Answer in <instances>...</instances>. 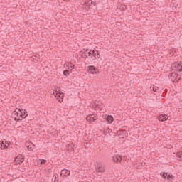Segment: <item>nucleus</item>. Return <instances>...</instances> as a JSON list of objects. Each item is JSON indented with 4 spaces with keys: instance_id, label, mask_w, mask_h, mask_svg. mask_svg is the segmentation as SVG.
<instances>
[{
    "instance_id": "14",
    "label": "nucleus",
    "mask_w": 182,
    "mask_h": 182,
    "mask_svg": "<svg viewBox=\"0 0 182 182\" xmlns=\"http://www.w3.org/2000/svg\"><path fill=\"white\" fill-rule=\"evenodd\" d=\"M26 147L29 151H33V149L35 148V145L31 141L26 143Z\"/></svg>"
},
{
    "instance_id": "15",
    "label": "nucleus",
    "mask_w": 182,
    "mask_h": 182,
    "mask_svg": "<svg viewBox=\"0 0 182 182\" xmlns=\"http://www.w3.org/2000/svg\"><path fill=\"white\" fill-rule=\"evenodd\" d=\"M162 177H164V178H167V180H170V178H171V180H174V176L168 173H164L162 174Z\"/></svg>"
},
{
    "instance_id": "1",
    "label": "nucleus",
    "mask_w": 182,
    "mask_h": 182,
    "mask_svg": "<svg viewBox=\"0 0 182 182\" xmlns=\"http://www.w3.org/2000/svg\"><path fill=\"white\" fill-rule=\"evenodd\" d=\"M21 109H17L16 110H14L12 114H11V117H13V119H14V120H16V122H18L19 120H23V119H26V116L27 114H21Z\"/></svg>"
},
{
    "instance_id": "9",
    "label": "nucleus",
    "mask_w": 182,
    "mask_h": 182,
    "mask_svg": "<svg viewBox=\"0 0 182 182\" xmlns=\"http://www.w3.org/2000/svg\"><path fill=\"white\" fill-rule=\"evenodd\" d=\"M95 120H97V115L96 114H92L87 117V122H90V123L95 122Z\"/></svg>"
},
{
    "instance_id": "13",
    "label": "nucleus",
    "mask_w": 182,
    "mask_h": 182,
    "mask_svg": "<svg viewBox=\"0 0 182 182\" xmlns=\"http://www.w3.org/2000/svg\"><path fill=\"white\" fill-rule=\"evenodd\" d=\"M0 146L2 150H4V149H8V147H9V142L4 139L1 142H0Z\"/></svg>"
},
{
    "instance_id": "21",
    "label": "nucleus",
    "mask_w": 182,
    "mask_h": 182,
    "mask_svg": "<svg viewBox=\"0 0 182 182\" xmlns=\"http://www.w3.org/2000/svg\"><path fill=\"white\" fill-rule=\"evenodd\" d=\"M87 6H89V5H96V4H95V2L92 0H89L88 3H85Z\"/></svg>"
},
{
    "instance_id": "11",
    "label": "nucleus",
    "mask_w": 182,
    "mask_h": 182,
    "mask_svg": "<svg viewBox=\"0 0 182 182\" xmlns=\"http://www.w3.org/2000/svg\"><path fill=\"white\" fill-rule=\"evenodd\" d=\"M60 176L61 177H65L66 178V177H69V176H70V171L68 169H62Z\"/></svg>"
},
{
    "instance_id": "27",
    "label": "nucleus",
    "mask_w": 182,
    "mask_h": 182,
    "mask_svg": "<svg viewBox=\"0 0 182 182\" xmlns=\"http://www.w3.org/2000/svg\"><path fill=\"white\" fill-rule=\"evenodd\" d=\"M124 6H126L123 5V7H124Z\"/></svg>"
},
{
    "instance_id": "26",
    "label": "nucleus",
    "mask_w": 182,
    "mask_h": 182,
    "mask_svg": "<svg viewBox=\"0 0 182 182\" xmlns=\"http://www.w3.org/2000/svg\"><path fill=\"white\" fill-rule=\"evenodd\" d=\"M122 133H124H124H126V132L125 131H122Z\"/></svg>"
},
{
    "instance_id": "16",
    "label": "nucleus",
    "mask_w": 182,
    "mask_h": 182,
    "mask_svg": "<svg viewBox=\"0 0 182 182\" xmlns=\"http://www.w3.org/2000/svg\"><path fill=\"white\" fill-rule=\"evenodd\" d=\"M159 122H166L168 119V117L166 114H161L158 117Z\"/></svg>"
},
{
    "instance_id": "22",
    "label": "nucleus",
    "mask_w": 182,
    "mask_h": 182,
    "mask_svg": "<svg viewBox=\"0 0 182 182\" xmlns=\"http://www.w3.org/2000/svg\"><path fill=\"white\" fill-rule=\"evenodd\" d=\"M63 75L64 76H66V77L69 76V70H64V71L63 72Z\"/></svg>"
},
{
    "instance_id": "7",
    "label": "nucleus",
    "mask_w": 182,
    "mask_h": 182,
    "mask_svg": "<svg viewBox=\"0 0 182 182\" xmlns=\"http://www.w3.org/2000/svg\"><path fill=\"white\" fill-rule=\"evenodd\" d=\"M105 170L106 169L105 168V164L102 163H99L97 164L96 171H97L98 173H103Z\"/></svg>"
},
{
    "instance_id": "19",
    "label": "nucleus",
    "mask_w": 182,
    "mask_h": 182,
    "mask_svg": "<svg viewBox=\"0 0 182 182\" xmlns=\"http://www.w3.org/2000/svg\"><path fill=\"white\" fill-rule=\"evenodd\" d=\"M176 156L178 157V160L179 161H181V160H182V151L177 152L176 153Z\"/></svg>"
},
{
    "instance_id": "17",
    "label": "nucleus",
    "mask_w": 182,
    "mask_h": 182,
    "mask_svg": "<svg viewBox=\"0 0 182 182\" xmlns=\"http://www.w3.org/2000/svg\"><path fill=\"white\" fill-rule=\"evenodd\" d=\"M105 119H106V120H107V122H108V123H113V120H114V119H113V117H112V115H107L106 117H105Z\"/></svg>"
},
{
    "instance_id": "12",
    "label": "nucleus",
    "mask_w": 182,
    "mask_h": 182,
    "mask_svg": "<svg viewBox=\"0 0 182 182\" xmlns=\"http://www.w3.org/2000/svg\"><path fill=\"white\" fill-rule=\"evenodd\" d=\"M65 69H70V70H73L75 69V65L70 62H66L64 64Z\"/></svg>"
},
{
    "instance_id": "5",
    "label": "nucleus",
    "mask_w": 182,
    "mask_h": 182,
    "mask_svg": "<svg viewBox=\"0 0 182 182\" xmlns=\"http://www.w3.org/2000/svg\"><path fill=\"white\" fill-rule=\"evenodd\" d=\"M169 79L173 82H178L180 79V75L176 73H172L169 75Z\"/></svg>"
},
{
    "instance_id": "28",
    "label": "nucleus",
    "mask_w": 182,
    "mask_h": 182,
    "mask_svg": "<svg viewBox=\"0 0 182 182\" xmlns=\"http://www.w3.org/2000/svg\"><path fill=\"white\" fill-rule=\"evenodd\" d=\"M64 1H68V0H64Z\"/></svg>"
},
{
    "instance_id": "10",
    "label": "nucleus",
    "mask_w": 182,
    "mask_h": 182,
    "mask_svg": "<svg viewBox=\"0 0 182 182\" xmlns=\"http://www.w3.org/2000/svg\"><path fill=\"white\" fill-rule=\"evenodd\" d=\"M23 156L18 155L15 158L14 163L15 164H21V163H23Z\"/></svg>"
},
{
    "instance_id": "4",
    "label": "nucleus",
    "mask_w": 182,
    "mask_h": 182,
    "mask_svg": "<svg viewBox=\"0 0 182 182\" xmlns=\"http://www.w3.org/2000/svg\"><path fill=\"white\" fill-rule=\"evenodd\" d=\"M87 69L91 75H97V73H99V69L95 67V65H90Z\"/></svg>"
},
{
    "instance_id": "6",
    "label": "nucleus",
    "mask_w": 182,
    "mask_h": 182,
    "mask_svg": "<svg viewBox=\"0 0 182 182\" xmlns=\"http://www.w3.org/2000/svg\"><path fill=\"white\" fill-rule=\"evenodd\" d=\"M90 58L92 60H96L97 58L99 59L100 58V54H99V51L97 50H91Z\"/></svg>"
},
{
    "instance_id": "8",
    "label": "nucleus",
    "mask_w": 182,
    "mask_h": 182,
    "mask_svg": "<svg viewBox=\"0 0 182 182\" xmlns=\"http://www.w3.org/2000/svg\"><path fill=\"white\" fill-rule=\"evenodd\" d=\"M112 160L114 163H119V162L122 161V156L120 155L117 154V153H115L112 156Z\"/></svg>"
},
{
    "instance_id": "25",
    "label": "nucleus",
    "mask_w": 182,
    "mask_h": 182,
    "mask_svg": "<svg viewBox=\"0 0 182 182\" xmlns=\"http://www.w3.org/2000/svg\"><path fill=\"white\" fill-rule=\"evenodd\" d=\"M68 147H70V149H73V147H75V145L71 144L68 145Z\"/></svg>"
},
{
    "instance_id": "18",
    "label": "nucleus",
    "mask_w": 182,
    "mask_h": 182,
    "mask_svg": "<svg viewBox=\"0 0 182 182\" xmlns=\"http://www.w3.org/2000/svg\"><path fill=\"white\" fill-rule=\"evenodd\" d=\"M84 55H85V56H86V58H89V56H90V55H92V50H85L84 51Z\"/></svg>"
},
{
    "instance_id": "24",
    "label": "nucleus",
    "mask_w": 182,
    "mask_h": 182,
    "mask_svg": "<svg viewBox=\"0 0 182 182\" xmlns=\"http://www.w3.org/2000/svg\"><path fill=\"white\" fill-rule=\"evenodd\" d=\"M151 89L153 90L154 92H157V90H159V87L154 88V87H151Z\"/></svg>"
},
{
    "instance_id": "3",
    "label": "nucleus",
    "mask_w": 182,
    "mask_h": 182,
    "mask_svg": "<svg viewBox=\"0 0 182 182\" xmlns=\"http://www.w3.org/2000/svg\"><path fill=\"white\" fill-rule=\"evenodd\" d=\"M171 68L173 69V70H177V72H182V63L178 62L172 64Z\"/></svg>"
},
{
    "instance_id": "20",
    "label": "nucleus",
    "mask_w": 182,
    "mask_h": 182,
    "mask_svg": "<svg viewBox=\"0 0 182 182\" xmlns=\"http://www.w3.org/2000/svg\"><path fill=\"white\" fill-rule=\"evenodd\" d=\"M21 114H19V115L21 116V114L25 115L27 114V116H26V117H28V112L26 111V109H20Z\"/></svg>"
},
{
    "instance_id": "23",
    "label": "nucleus",
    "mask_w": 182,
    "mask_h": 182,
    "mask_svg": "<svg viewBox=\"0 0 182 182\" xmlns=\"http://www.w3.org/2000/svg\"><path fill=\"white\" fill-rule=\"evenodd\" d=\"M46 159H43L41 161L40 164L41 166H42V164H46Z\"/></svg>"
},
{
    "instance_id": "2",
    "label": "nucleus",
    "mask_w": 182,
    "mask_h": 182,
    "mask_svg": "<svg viewBox=\"0 0 182 182\" xmlns=\"http://www.w3.org/2000/svg\"><path fill=\"white\" fill-rule=\"evenodd\" d=\"M54 96L58 100V102H63V94L59 91V90H53Z\"/></svg>"
}]
</instances>
